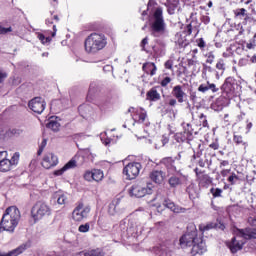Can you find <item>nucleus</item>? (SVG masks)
<instances>
[{"label": "nucleus", "instance_id": "23", "mask_svg": "<svg viewBox=\"0 0 256 256\" xmlns=\"http://www.w3.org/2000/svg\"><path fill=\"white\" fill-rule=\"evenodd\" d=\"M186 192L192 200L199 198V188L193 183L188 185V187L186 188Z\"/></svg>", "mask_w": 256, "mask_h": 256}, {"label": "nucleus", "instance_id": "58", "mask_svg": "<svg viewBox=\"0 0 256 256\" xmlns=\"http://www.w3.org/2000/svg\"><path fill=\"white\" fill-rule=\"evenodd\" d=\"M65 171H67V170H65V168H64V166H63L61 169L55 170V171H54V175H55L56 177H60V175H63V173H65Z\"/></svg>", "mask_w": 256, "mask_h": 256}, {"label": "nucleus", "instance_id": "13", "mask_svg": "<svg viewBox=\"0 0 256 256\" xmlns=\"http://www.w3.org/2000/svg\"><path fill=\"white\" fill-rule=\"evenodd\" d=\"M124 211L125 209L123 208V205L121 204V199L119 198L112 200V202L108 206V213L112 216L121 215Z\"/></svg>", "mask_w": 256, "mask_h": 256}, {"label": "nucleus", "instance_id": "46", "mask_svg": "<svg viewBox=\"0 0 256 256\" xmlns=\"http://www.w3.org/2000/svg\"><path fill=\"white\" fill-rule=\"evenodd\" d=\"M57 203L58 205H65L67 203V196L65 194L58 196Z\"/></svg>", "mask_w": 256, "mask_h": 256}, {"label": "nucleus", "instance_id": "33", "mask_svg": "<svg viewBox=\"0 0 256 256\" xmlns=\"http://www.w3.org/2000/svg\"><path fill=\"white\" fill-rule=\"evenodd\" d=\"M8 137H19V135H23V129L19 128H11L7 131Z\"/></svg>", "mask_w": 256, "mask_h": 256}, {"label": "nucleus", "instance_id": "41", "mask_svg": "<svg viewBox=\"0 0 256 256\" xmlns=\"http://www.w3.org/2000/svg\"><path fill=\"white\" fill-rule=\"evenodd\" d=\"M156 256H171V252L167 251V248H159L156 250Z\"/></svg>", "mask_w": 256, "mask_h": 256}, {"label": "nucleus", "instance_id": "2", "mask_svg": "<svg viewBox=\"0 0 256 256\" xmlns=\"http://www.w3.org/2000/svg\"><path fill=\"white\" fill-rule=\"evenodd\" d=\"M84 47L86 53H99L107 47V37L101 33H92L85 39Z\"/></svg>", "mask_w": 256, "mask_h": 256}, {"label": "nucleus", "instance_id": "63", "mask_svg": "<svg viewBox=\"0 0 256 256\" xmlns=\"http://www.w3.org/2000/svg\"><path fill=\"white\" fill-rule=\"evenodd\" d=\"M210 149H214V151H217L219 149V142L215 141L209 145Z\"/></svg>", "mask_w": 256, "mask_h": 256}, {"label": "nucleus", "instance_id": "6", "mask_svg": "<svg viewBox=\"0 0 256 256\" xmlns=\"http://www.w3.org/2000/svg\"><path fill=\"white\" fill-rule=\"evenodd\" d=\"M51 213V206L45 202H37L31 209V215L34 221H41L44 217H50Z\"/></svg>", "mask_w": 256, "mask_h": 256}, {"label": "nucleus", "instance_id": "57", "mask_svg": "<svg viewBox=\"0 0 256 256\" xmlns=\"http://www.w3.org/2000/svg\"><path fill=\"white\" fill-rule=\"evenodd\" d=\"M212 91V93H217L219 91V88L215 84H211L208 82V90Z\"/></svg>", "mask_w": 256, "mask_h": 256}, {"label": "nucleus", "instance_id": "49", "mask_svg": "<svg viewBox=\"0 0 256 256\" xmlns=\"http://www.w3.org/2000/svg\"><path fill=\"white\" fill-rule=\"evenodd\" d=\"M85 181H93V170L92 171H86L84 174Z\"/></svg>", "mask_w": 256, "mask_h": 256}, {"label": "nucleus", "instance_id": "22", "mask_svg": "<svg viewBox=\"0 0 256 256\" xmlns=\"http://www.w3.org/2000/svg\"><path fill=\"white\" fill-rule=\"evenodd\" d=\"M27 249H29V243H24V244L18 246L16 249H14L4 255L0 253V256H18V255H21V253H23L24 251H27Z\"/></svg>", "mask_w": 256, "mask_h": 256}, {"label": "nucleus", "instance_id": "47", "mask_svg": "<svg viewBox=\"0 0 256 256\" xmlns=\"http://www.w3.org/2000/svg\"><path fill=\"white\" fill-rule=\"evenodd\" d=\"M198 179L200 183H211V178L207 174H202Z\"/></svg>", "mask_w": 256, "mask_h": 256}, {"label": "nucleus", "instance_id": "3", "mask_svg": "<svg viewBox=\"0 0 256 256\" xmlns=\"http://www.w3.org/2000/svg\"><path fill=\"white\" fill-rule=\"evenodd\" d=\"M119 229L122 237H135L143 233V225L137 218H125L120 221Z\"/></svg>", "mask_w": 256, "mask_h": 256}, {"label": "nucleus", "instance_id": "9", "mask_svg": "<svg viewBox=\"0 0 256 256\" xmlns=\"http://www.w3.org/2000/svg\"><path fill=\"white\" fill-rule=\"evenodd\" d=\"M153 193V189L151 186H143L141 184H134L129 190V194L131 197H145L146 195H151Z\"/></svg>", "mask_w": 256, "mask_h": 256}, {"label": "nucleus", "instance_id": "12", "mask_svg": "<svg viewBox=\"0 0 256 256\" xmlns=\"http://www.w3.org/2000/svg\"><path fill=\"white\" fill-rule=\"evenodd\" d=\"M197 239V230L194 229L191 232L185 233L180 238V246L182 247V249H185V247H192Z\"/></svg>", "mask_w": 256, "mask_h": 256}, {"label": "nucleus", "instance_id": "30", "mask_svg": "<svg viewBox=\"0 0 256 256\" xmlns=\"http://www.w3.org/2000/svg\"><path fill=\"white\" fill-rule=\"evenodd\" d=\"M234 13V19H240L242 20L249 14L247 13V9L245 8H237L236 10L233 11Z\"/></svg>", "mask_w": 256, "mask_h": 256}, {"label": "nucleus", "instance_id": "54", "mask_svg": "<svg viewBox=\"0 0 256 256\" xmlns=\"http://www.w3.org/2000/svg\"><path fill=\"white\" fill-rule=\"evenodd\" d=\"M105 135H107L105 132L101 134V141L104 145H109V143H111V139L106 138L105 139Z\"/></svg>", "mask_w": 256, "mask_h": 256}, {"label": "nucleus", "instance_id": "26", "mask_svg": "<svg viewBox=\"0 0 256 256\" xmlns=\"http://www.w3.org/2000/svg\"><path fill=\"white\" fill-rule=\"evenodd\" d=\"M79 255L84 256H105V252L101 248H96L88 251H82L79 253Z\"/></svg>", "mask_w": 256, "mask_h": 256}, {"label": "nucleus", "instance_id": "60", "mask_svg": "<svg viewBox=\"0 0 256 256\" xmlns=\"http://www.w3.org/2000/svg\"><path fill=\"white\" fill-rule=\"evenodd\" d=\"M242 19H243L242 25H247V23H251V21L253 20V18H251L249 16V14L246 17L242 18Z\"/></svg>", "mask_w": 256, "mask_h": 256}, {"label": "nucleus", "instance_id": "35", "mask_svg": "<svg viewBox=\"0 0 256 256\" xmlns=\"http://www.w3.org/2000/svg\"><path fill=\"white\" fill-rule=\"evenodd\" d=\"M47 127H48V129H51L52 131H59V127H61V125L56 120L52 119L47 124Z\"/></svg>", "mask_w": 256, "mask_h": 256}, {"label": "nucleus", "instance_id": "25", "mask_svg": "<svg viewBox=\"0 0 256 256\" xmlns=\"http://www.w3.org/2000/svg\"><path fill=\"white\" fill-rule=\"evenodd\" d=\"M143 71H145V73H147L148 75H151V77H153V75H155V73H157V66H155V63H145L143 64L142 67Z\"/></svg>", "mask_w": 256, "mask_h": 256}, {"label": "nucleus", "instance_id": "15", "mask_svg": "<svg viewBox=\"0 0 256 256\" xmlns=\"http://www.w3.org/2000/svg\"><path fill=\"white\" fill-rule=\"evenodd\" d=\"M58 163L59 158L53 153H48L43 158L42 167H44V169H51V167H56Z\"/></svg>", "mask_w": 256, "mask_h": 256}, {"label": "nucleus", "instance_id": "31", "mask_svg": "<svg viewBox=\"0 0 256 256\" xmlns=\"http://www.w3.org/2000/svg\"><path fill=\"white\" fill-rule=\"evenodd\" d=\"M92 176H93V181H96L97 183H99V181H103V171L99 170V169H94L92 170Z\"/></svg>", "mask_w": 256, "mask_h": 256}, {"label": "nucleus", "instance_id": "16", "mask_svg": "<svg viewBox=\"0 0 256 256\" xmlns=\"http://www.w3.org/2000/svg\"><path fill=\"white\" fill-rule=\"evenodd\" d=\"M172 95L177 99L178 103H185L187 102V93L183 90V86L176 85L172 89Z\"/></svg>", "mask_w": 256, "mask_h": 256}, {"label": "nucleus", "instance_id": "50", "mask_svg": "<svg viewBox=\"0 0 256 256\" xmlns=\"http://www.w3.org/2000/svg\"><path fill=\"white\" fill-rule=\"evenodd\" d=\"M38 39L41 41V43H43V45H45V43L51 42V38L45 37L43 34H39Z\"/></svg>", "mask_w": 256, "mask_h": 256}, {"label": "nucleus", "instance_id": "42", "mask_svg": "<svg viewBox=\"0 0 256 256\" xmlns=\"http://www.w3.org/2000/svg\"><path fill=\"white\" fill-rule=\"evenodd\" d=\"M45 147H47V139L44 138L39 146L37 155H42L43 151L45 150Z\"/></svg>", "mask_w": 256, "mask_h": 256}, {"label": "nucleus", "instance_id": "28", "mask_svg": "<svg viewBox=\"0 0 256 256\" xmlns=\"http://www.w3.org/2000/svg\"><path fill=\"white\" fill-rule=\"evenodd\" d=\"M12 167H11V162L9 161V159L2 158V160H0V171L2 173H7V171H11Z\"/></svg>", "mask_w": 256, "mask_h": 256}, {"label": "nucleus", "instance_id": "17", "mask_svg": "<svg viewBox=\"0 0 256 256\" xmlns=\"http://www.w3.org/2000/svg\"><path fill=\"white\" fill-rule=\"evenodd\" d=\"M235 87H237V80L234 77H228L221 86V90L227 94L234 93Z\"/></svg>", "mask_w": 256, "mask_h": 256}, {"label": "nucleus", "instance_id": "38", "mask_svg": "<svg viewBox=\"0 0 256 256\" xmlns=\"http://www.w3.org/2000/svg\"><path fill=\"white\" fill-rule=\"evenodd\" d=\"M90 229H91V224H89V223L81 224L78 227L79 233H89Z\"/></svg>", "mask_w": 256, "mask_h": 256}, {"label": "nucleus", "instance_id": "14", "mask_svg": "<svg viewBox=\"0 0 256 256\" xmlns=\"http://www.w3.org/2000/svg\"><path fill=\"white\" fill-rule=\"evenodd\" d=\"M160 165H163L168 175L177 173V166H175V159L173 157H164L160 160Z\"/></svg>", "mask_w": 256, "mask_h": 256}, {"label": "nucleus", "instance_id": "59", "mask_svg": "<svg viewBox=\"0 0 256 256\" xmlns=\"http://www.w3.org/2000/svg\"><path fill=\"white\" fill-rule=\"evenodd\" d=\"M7 72H5L4 70H0V83H3V81H5V78L7 77Z\"/></svg>", "mask_w": 256, "mask_h": 256}, {"label": "nucleus", "instance_id": "34", "mask_svg": "<svg viewBox=\"0 0 256 256\" xmlns=\"http://www.w3.org/2000/svg\"><path fill=\"white\" fill-rule=\"evenodd\" d=\"M233 141L236 145H243V147H247V142L243 140V136L234 134Z\"/></svg>", "mask_w": 256, "mask_h": 256}, {"label": "nucleus", "instance_id": "24", "mask_svg": "<svg viewBox=\"0 0 256 256\" xmlns=\"http://www.w3.org/2000/svg\"><path fill=\"white\" fill-rule=\"evenodd\" d=\"M147 101H159L161 94L157 91V88L150 89L146 94Z\"/></svg>", "mask_w": 256, "mask_h": 256}, {"label": "nucleus", "instance_id": "39", "mask_svg": "<svg viewBox=\"0 0 256 256\" xmlns=\"http://www.w3.org/2000/svg\"><path fill=\"white\" fill-rule=\"evenodd\" d=\"M210 193L214 198L221 197L223 190L221 188H211Z\"/></svg>", "mask_w": 256, "mask_h": 256}, {"label": "nucleus", "instance_id": "51", "mask_svg": "<svg viewBox=\"0 0 256 256\" xmlns=\"http://www.w3.org/2000/svg\"><path fill=\"white\" fill-rule=\"evenodd\" d=\"M198 91L200 93H207V91H209V84H201L199 87H198Z\"/></svg>", "mask_w": 256, "mask_h": 256}, {"label": "nucleus", "instance_id": "32", "mask_svg": "<svg viewBox=\"0 0 256 256\" xmlns=\"http://www.w3.org/2000/svg\"><path fill=\"white\" fill-rule=\"evenodd\" d=\"M168 183H169L170 187L175 189V187H179V185H181V179L177 176H171L168 179Z\"/></svg>", "mask_w": 256, "mask_h": 256}, {"label": "nucleus", "instance_id": "61", "mask_svg": "<svg viewBox=\"0 0 256 256\" xmlns=\"http://www.w3.org/2000/svg\"><path fill=\"white\" fill-rule=\"evenodd\" d=\"M185 33L187 35H191V33H193V26L191 24H188L185 28Z\"/></svg>", "mask_w": 256, "mask_h": 256}, {"label": "nucleus", "instance_id": "5", "mask_svg": "<svg viewBox=\"0 0 256 256\" xmlns=\"http://www.w3.org/2000/svg\"><path fill=\"white\" fill-rule=\"evenodd\" d=\"M165 20L163 19V8H157L154 12V22L152 23V35L159 37L165 33Z\"/></svg>", "mask_w": 256, "mask_h": 256}, {"label": "nucleus", "instance_id": "29", "mask_svg": "<svg viewBox=\"0 0 256 256\" xmlns=\"http://www.w3.org/2000/svg\"><path fill=\"white\" fill-rule=\"evenodd\" d=\"M202 73L203 75H209V74L216 75V78L219 79V72H217L215 68L208 66L207 64H203Z\"/></svg>", "mask_w": 256, "mask_h": 256}, {"label": "nucleus", "instance_id": "45", "mask_svg": "<svg viewBox=\"0 0 256 256\" xmlns=\"http://www.w3.org/2000/svg\"><path fill=\"white\" fill-rule=\"evenodd\" d=\"M167 143H169V139L167 138H162L158 144H155V148L156 149H161V147H165V145H167Z\"/></svg>", "mask_w": 256, "mask_h": 256}, {"label": "nucleus", "instance_id": "53", "mask_svg": "<svg viewBox=\"0 0 256 256\" xmlns=\"http://www.w3.org/2000/svg\"><path fill=\"white\" fill-rule=\"evenodd\" d=\"M209 229H215V224L210 223L204 227H200V231L202 232L209 231Z\"/></svg>", "mask_w": 256, "mask_h": 256}, {"label": "nucleus", "instance_id": "64", "mask_svg": "<svg viewBox=\"0 0 256 256\" xmlns=\"http://www.w3.org/2000/svg\"><path fill=\"white\" fill-rule=\"evenodd\" d=\"M248 223L252 225V227H256V218H253V217L248 218Z\"/></svg>", "mask_w": 256, "mask_h": 256}, {"label": "nucleus", "instance_id": "18", "mask_svg": "<svg viewBox=\"0 0 256 256\" xmlns=\"http://www.w3.org/2000/svg\"><path fill=\"white\" fill-rule=\"evenodd\" d=\"M203 253H207V245L203 242V239L197 238L194 245H192V255H203Z\"/></svg>", "mask_w": 256, "mask_h": 256}, {"label": "nucleus", "instance_id": "55", "mask_svg": "<svg viewBox=\"0 0 256 256\" xmlns=\"http://www.w3.org/2000/svg\"><path fill=\"white\" fill-rule=\"evenodd\" d=\"M149 43V38L145 37L140 44V47L142 48V51H147V49H145V45H147Z\"/></svg>", "mask_w": 256, "mask_h": 256}, {"label": "nucleus", "instance_id": "27", "mask_svg": "<svg viewBox=\"0 0 256 256\" xmlns=\"http://www.w3.org/2000/svg\"><path fill=\"white\" fill-rule=\"evenodd\" d=\"M164 5L167 7L169 15H174L175 9H177V5H179V1L178 0H166Z\"/></svg>", "mask_w": 256, "mask_h": 256}, {"label": "nucleus", "instance_id": "56", "mask_svg": "<svg viewBox=\"0 0 256 256\" xmlns=\"http://www.w3.org/2000/svg\"><path fill=\"white\" fill-rule=\"evenodd\" d=\"M171 83V78L170 77H165L162 81H161V86L162 87H167V85H169Z\"/></svg>", "mask_w": 256, "mask_h": 256}, {"label": "nucleus", "instance_id": "8", "mask_svg": "<svg viewBox=\"0 0 256 256\" xmlns=\"http://www.w3.org/2000/svg\"><path fill=\"white\" fill-rule=\"evenodd\" d=\"M143 166L139 162H132L126 165L123 169V174L126 175V179L129 181L137 179L139 173H141Z\"/></svg>", "mask_w": 256, "mask_h": 256}, {"label": "nucleus", "instance_id": "48", "mask_svg": "<svg viewBox=\"0 0 256 256\" xmlns=\"http://www.w3.org/2000/svg\"><path fill=\"white\" fill-rule=\"evenodd\" d=\"M200 123H202V126L207 127L209 123L207 122V116L205 114H200L199 115Z\"/></svg>", "mask_w": 256, "mask_h": 256}, {"label": "nucleus", "instance_id": "20", "mask_svg": "<svg viewBox=\"0 0 256 256\" xmlns=\"http://www.w3.org/2000/svg\"><path fill=\"white\" fill-rule=\"evenodd\" d=\"M163 205L164 207H166L167 209H170V211H172L173 213H185V211H187V209L181 207V206H177L175 205V202H173L171 199L169 198H165L163 201Z\"/></svg>", "mask_w": 256, "mask_h": 256}, {"label": "nucleus", "instance_id": "4", "mask_svg": "<svg viewBox=\"0 0 256 256\" xmlns=\"http://www.w3.org/2000/svg\"><path fill=\"white\" fill-rule=\"evenodd\" d=\"M234 233L236 237L232 238V242L230 245V251L232 253H237L238 251H240V249H243L245 241L239 239H256V230L252 228L236 229Z\"/></svg>", "mask_w": 256, "mask_h": 256}, {"label": "nucleus", "instance_id": "7", "mask_svg": "<svg viewBox=\"0 0 256 256\" xmlns=\"http://www.w3.org/2000/svg\"><path fill=\"white\" fill-rule=\"evenodd\" d=\"M89 213H91V206H85L83 203H79L72 212V219L81 223V221L89 217Z\"/></svg>", "mask_w": 256, "mask_h": 256}, {"label": "nucleus", "instance_id": "19", "mask_svg": "<svg viewBox=\"0 0 256 256\" xmlns=\"http://www.w3.org/2000/svg\"><path fill=\"white\" fill-rule=\"evenodd\" d=\"M149 177L156 185H161L165 181L166 174L163 170H153L150 172Z\"/></svg>", "mask_w": 256, "mask_h": 256}, {"label": "nucleus", "instance_id": "11", "mask_svg": "<svg viewBox=\"0 0 256 256\" xmlns=\"http://www.w3.org/2000/svg\"><path fill=\"white\" fill-rule=\"evenodd\" d=\"M128 113L131 114L134 123H145L147 120V111L143 108L130 107Z\"/></svg>", "mask_w": 256, "mask_h": 256}, {"label": "nucleus", "instance_id": "21", "mask_svg": "<svg viewBox=\"0 0 256 256\" xmlns=\"http://www.w3.org/2000/svg\"><path fill=\"white\" fill-rule=\"evenodd\" d=\"M191 135H193V129H191V124H186V126H184V132L177 134L176 139L178 142L184 143V141L190 140L189 137H191Z\"/></svg>", "mask_w": 256, "mask_h": 256}, {"label": "nucleus", "instance_id": "1", "mask_svg": "<svg viewBox=\"0 0 256 256\" xmlns=\"http://www.w3.org/2000/svg\"><path fill=\"white\" fill-rule=\"evenodd\" d=\"M21 221V211L17 206L8 207L0 222V231H8V233H13Z\"/></svg>", "mask_w": 256, "mask_h": 256}, {"label": "nucleus", "instance_id": "52", "mask_svg": "<svg viewBox=\"0 0 256 256\" xmlns=\"http://www.w3.org/2000/svg\"><path fill=\"white\" fill-rule=\"evenodd\" d=\"M13 29L11 27L5 28L0 26V35H6V33H11Z\"/></svg>", "mask_w": 256, "mask_h": 256}, {"label": "nucleus", "instance_id": "36", "mask_svg": "<svg viewBox=\"0 0 256 256\" xmlns=\"http://www.w3.org/2000/svg\"><path fill=\"white\" fill-rule=\"evenodd\" d=\"M206 57V63H209V65H213L215 61V52L214 51H208L205 54Z\"/></svg>", "mask_w": 256, "mask_h": 256}, {"label": "nucleus", "instance_id": "43", "mask_svg": "<svg viewBox=\"0 0 256 256\" xmlns=\"http://www.w3.org/2000/svg\"><path fill=\"white\" fill-rule=\"evenodd\" d=\"M216 69L219 71H225V60L219 59L216 63Z\"/></svg>", "mask_w": 256, "mask_h": 256}, {"label": "nucleus", "instance_id": "10", "mask_svg": "<svg viewBox=\"0 0 256 256\" xmlns=\"http://www.w3.org/2000/svg\"><path fill=\"white\" fill-rule=\"evenodd\" d=\"M46 106H47V103L41 97H35L31 99L28 103L29 109H31V111H33L34 113H37L38 115H41V113L45 111Z\"/></svg>", "mask_w": 256, "mask_h": 256}, {"label": "nucleus", "instance_id": "62", "mask_svg": "<svg viewBox=\"0 0 256 256\" xmlns=\"http://www.w3.org/2000/svg\"><path fill=\"white\" fill-rule=\"evenodd\" d=\"M164 65L165 69H173V60H167Z\"/></svg>", "mask_w": 256, "mask_h": 256}, {"label": "nucleus", "instance_id": "40", "mask_svg": "<svg viewBox=\"0 0 256 256\" xmlns=\"http://www.w3.org/2000/svg\"><path fill=\"white\" fill-rule=\"evenodd\" d=\"M10 162V167H15V165H17V163H19V153H14V155L11 157V159L9 160Z\"/></svg>", "mask_w": 256, "mask_h": 256}, {"label": "nucleus", "instance_id": "37", "mask_svg": "<svg viewBox=\"0 0 256 256\" xmlns=\"http://www.w3.org/2000/svg\"><path fill=\"white\" fill-rule=\"evenodd\" d=\"M63 167L66 171H69V169H75V167H77V161L74 158H72Z\"/></svg>", "mask_w": 256, "mask_h": 256}, {"label": "nucleus", "instance_id": "44", "mask_svg": "<svg viewBox=\"0 0 256 256\" xmlns=\"http://www.w3.org/2000/svg\"><path fill=\"white\" fill-rule=\"evenodd\" d=\"M235 181H239V176H237V174L232 173L229 177H228V182L230 185H235Z\"/></svg>", "mask_w": 256, "mask_h": 256}]
</instances>
